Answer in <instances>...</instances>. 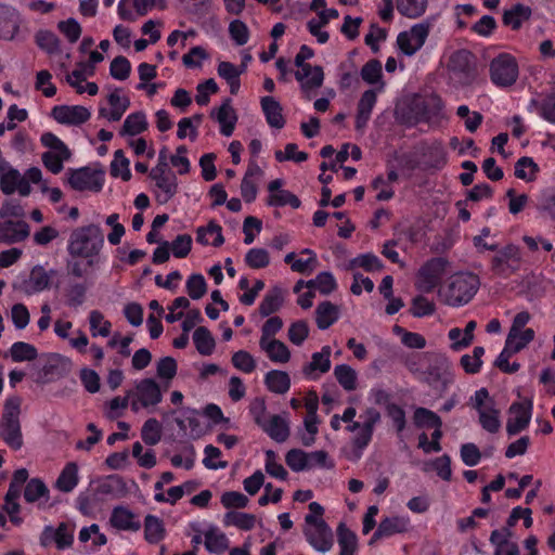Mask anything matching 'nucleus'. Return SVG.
<instances>
[{
	"instance_id": "12",
	"label": "nucleus",
	"mask_w": 555,
	"mask_h": 555,
	"mask_svg": "<svg viewBox=\"0 0 555 555\" xmlns=\"http://www.w3.org/2000/svg\"><path fill=\"white\" fill-rule=\"evenodd\" d=\"M112 496L109 488H87L77 499V507L83 515H94Z\"/></svg>"
},
{
	"instance_id": "4",
	"label": "nucleus",
	"mask_w": 555,
	"mask_h": 555,
	"mask_svg": "<svg viewBox=\"0 0 555 555\" xmlns=\"http://www.w3.org/2000/svg\"><path fill=\"white\" fill-rule=\"evenodd\" d=\"M448 70L460 85L469 86L478 76L476 56L466 49L457 50L449 57Z\"/></svg>"
},
{
	"instance_id": "13",
	"label": "nucleus",
	"mask_w": 555,
	"mask_h": 555,
	"mask_svg": "<svg viewBox=\"0 0 555 555\" xmlns=\"http://www.w3.org/2000/svg\"><path fill=\"white\" fill-rule=\"evenodd\" d=\"M73 542L74 530L66 522H61L57 528L51 525L46 526L39 537V543L42 547H48L54 543L59 550H65L70 547Z\"/></svg>"
},
{
	"instance_id": "1",
	"label": "nucleus",
	"mask_w": 555,
	"mask_h": 555,
	"mask_svg": "<svg viewBox=\"0 0 555 555\" xmlns=\"http://www.w3.org/2000/svg\"><path fill=\"white\" fill-rule=\"evenodd\" d=\"M104 244L99 225L89 224L75 229L68 241L67 251L73 258H85L89 267L93 266Z\"/></svg>"
},
{
	"instance_id": "38",
	"label": "nucleus",
	"mask_w": 555,
	"mask_h": 555,
	"mask_svg": "<svg viewBox=\"0 0 555 555\" xmlns=\"http://www.w3.org/2000/svg\"><path fill=\"white\" fill-rule=\"evenodd\" d=\"M147 129V121L143 112H135L127 116L120 130V135H137Z\"/></svg>"
},
{
	"instance_id": "14",
	"label": "nucleus",
	"mask_w": 555,
	"mask_h": 555,
	"mask_svg": "<svg viewBox=\"0 0 555 555\" xmlns=\"http://www.w3.org/2000/svg\"><path fill=\"white\" fill-rule=\"evenodd\" d=\"M411 519L408 515H390L384 517L376 531L373 533L370 544L380 539L390 538L395 534L406 533L411 530Z\"/></svg>"
},
{
	"instance_id": "22",
	"label": "nucleus",
	"mask_w": 555,
	"mask_h": 555,
	"mask_svg": "<svg viewBox=\"0 0 555 555\" xmlns=\"http://www.w3.org/2000/svg\"><path fill=\"white\" fill-rule=\"evenodd\" d=\"M296 66L300 69L295 73V77L298 81L302 82L301 87L304 90L317 89L322 86L324 73L321 66L317 65L312 67L308 63Z\"/></svg>"
},
{
	"instance_id": "20",
	"label": "nucleus",
	"mask_w": 555,
	"mask_h": 555,
	"mask_svg": "<svg viewBox=\"0 0 555 555\" xmlns=\"http://www.w3.org/2000/svg\"><path fill=\"white\" fill-rule=\"evenodd\" d=\"M109 522L115 529L122 531L135 532L141 528L139 518L124 506H117L113 509Z\"/></svg>"
},
{
	"instance_id": "35",
	"label": "nucleus",
	"mask_w": 555,
	"mask_h": 555,
	"mask_svg": "<svg viewBox=\"0 0 555 555\" xmlns=\"http://www.w3.org/2000/svg\"><path fill=\"white\" fill-rule=\"evenodd\" d=\"M331 347L324 346L320 352H315L312 354L311 362L306 364L302 367V372L306 375L314 371H320L321 373H326L331 369Z\"/></svg>"
},
{
	"instance_id": "16",
	"label": "nucleus",
	"mask_w": 555,
	"mask_h": 555,
	"mask_svg": "<svg viewBox=\"0 0 555 555\" xmlns=\"http://www.w3.org/2000/svg\"><path fill=\"white\" fill-rule=\"evenodd\" d=\"M531 402H529L528 405L521 402H514L509 406L508 412L513 415L506 423V431L509 436L517 435L528 427L531 418Z\"/></svg>"
},
{
	"instance_id": "52",
	"label": "nucleus",
	"mask_w": 555,
	"mask_h": 555,
	"mask_svg": "<svg viewBox=\"0 0 555 555\" xmlns=\"http://www.w3.org/2000/svg\"><path fill=\"white\" fill-rule=\"evenodd\" d=\"M245 263L250 269H263L270 263V255L264 248H251L245 255Z\"/></svg>"
},
{
	"instance_id": "61",
	"label": "nucleus",
	"mask_w": 555,
	"mask_h": 555,
	"mask_svg": "<svg viewBox=\"0 0 555 555\" xmlns=\"http://www.w3.org/2000/svg\"><path fill=\"white\" fill-rule=\"evenodd\" d=\"M309 335L308 323L304 320L294 322L288 328V339L296 346H300Z\"/></svg>"
},
{
	"instance_id": "31",
	"label": "nucleus",
	"mask_w": 555,
	"mask_h": 555,
	"mask_svg": "<svg viewBox=\"0 0 555 555\" xmlns=\"http://www.w3.org/2000/svg\"><path fill=\"white\" fill-rule=\"evenodd\" d=\"M531 9L521 3L513 5L509 10H505L502 16L503 24L511 26L517 30L521 27L524 21H528L531 16Z\"/></svg>"
},
{
	"instance_id": "43",
	"label": "nucleus",
	"mask_w": 555,
	"mask_h": 555,
	"mask_svg": "<svg viewBox=\"0 0 555 555\" xmlns=\"http://www.w3.org/2000/svg\"><path fill=\"white\" fill-rule=\"evenodd\" d=\"M397 10L409 18L420 17L426 10L427 0H397Z\"/></svg>"
},
{
	"instance_id": "23",
	"label": "nucleus",
	"mask_w": 555,
	"mask_h": 555,
	"mask_svg": "<svg viewBox=\"0 0 555 555\" xmlns=\"http://www.w3.org/2000/svg\"><path fill=\"white\" fill-rule=\"evenodd\" d=\"M210 116L216 118L220 124V131L223 135L230 137L233 133L237 121V115L235 109L231 106V99H225L218 108L216 115L215 111H212Z\"/></svg>"
},
{
	"instance_id": "30",
	"label": "nucleus",
	"mask_w": 555,
	"mask_h": 555,
	"mask_svg": "<svg viewBox=\"0 0 555 555\" xmlns=\"http://www.w3.org/2000/svg\"><path fill=\"white\" fill-rule=\"evenodd\" d=\"M339 318V309L331 301H323L315 309V322L320 330H326Z\"/></svg>"
},
{
	"instance_id": "48",
	"label": "nucleus",
	"mask_w": 555,
	"mask_h": 555,
	"mask_svg": "<svg viewBox=\"0 0 555 555\" xmlns=\"http://www.w3.org/2000/svg\"><path fill=\"white\" fill-rule=\"evenodd\" d=\"M108 103L112 106V109L107 116L109 121H118L120 120L124 113L128 109L130 105V101L128 98H120L118 94V90H115L108 95Z\"/></svg>"
},
{
	"instance_id": "53",
	"label": "nucleus",
	"mask_w": 555,
	"mask_h": 555,
	"mask_svg": "<svg viewBox=\"0 0 555 555\" xmlns=\"http://www.w3.org/2000/svg\"><path fill=\"white\" fill-rule=\"evenodd\" d=\"M90 330L93 336L101 335L106 337L111 333V322L104 320L102 312L93 310L89 315Z\"/></svg>"
},
{
	"instance_id": "28",
	"label": "nucleus",
	"mask_w": 555,
	"mask_h": 555,
	"mask_svg": "<svg viewBox=\"0 0 555 555\" xmlns=\"http://www.w3.org/2000/svg\"><path fill=\"white\" fill-rule=\"evenodd\" d=\"M259 346L261 350H263L268 358L272 362L276 363H286L291 359V351L287 348V346L279 340V339H271V340H259Z\"/></svg>"
},
{
	"instance_id": "17",
	"label": "nucleus",
	"mask_w": 555,
	"mask_h": 555,
	"mask_svg": "<svg viewBox=\"0 0 555 555\" xmlns=\"http://www.w3.org/2000/svg\"><path fill=\"white\" fill-rule=\"evenodd\" d=\"M0 190L5 195H11L15 191L22 196H27L31 192L30 184L23 177L17 169L9 168L7 172L0 176Z\"/></svg>"
},
{
	"instance_id": "8",
	"label": "nucleus",
	"mask_w": 555,
	"mask_h": 555,
	"mask_svg": "<svg viewBox=\"0 0 555 555\" xmlns=\"http://www.w3.org/2000/svg\"><path fill=\"white\" fill-rule=\"evenodd\" d=\"M520 248L514 244H508L496 250L491 259V270L495 275L508 278L520 269L521 264Z\"/></svg>"
},
{
	"instance_id": "57",
	"label": "nucleus",
	"mask_w": 555,
	"mask_h": 555,
	"mask_svg": "<svg viewBox=\"0 0 555 555\" xmlns=\"http://www.w3.org/2000/svg\"><path fill=\"white\" fill-rule=\"evenodd\" d=\"M229 34L231 39L237 44V46H244L247 43L249 39V30L247 25L240 21L234 20L229 25Z\"/></svg>"
},
{
	"instance_id": "9",
	"label": "nucleus",
	"mask_w": 555,
	"mask_h": 555,
	"mask_svg": "<svg viewBox=\"0 0 555 555\" xmlns=\"http://www.w3.org/2000/svg\"><path fill=\"white\" fill-rule=\"evenodd\" d=\"M490 77L494 85L509 87L518 77V65L511 54L501 53L490 63Z\"/></svg>"
},
{
	"instance_id": "58",
	"label": "nucleus",
	"mask_w": 555,
	"mask_h": 555,
	"mask_svg": "<svg viewBox=\"0 0 555 555\" xmlns=\"http://www.w3.org/2000/svg\"><path fill=\"white\" fill-rule=\"evenodd\" d=\"M131 70L130 62L125 56H116L109 66L111 76L118 80H125L129 77Z\"/></svg>"
},
{
	"instance_id": "54",
	"label": "nucleus",
	"mask_w": 555,
	"mask_h": 555,
	"mask_svg": "<svg viewBox=\"0 0 555 555\" xmlns=\"http://www.w3.org/2000/svg\"><path fill=\"white\" fill-rule=\"evenodd\" d=\"M436 311V306L423 295L413 298L410 312L415 318L431 315Z\"/></svg>"
},
{
	"instance_id": "29",
	"label": "nucleus",
	"mask_w": 555,
	"mask_h": 555,
	"mask_svg": "<svg viewBox=\"0 0 555 555\" xmlns=\"http://www.w3.org/2000/svg\"><path fill=\"white\" fill-rule=\"evenodd\" d=\"M491 543L494 545V555H519V547L506 531L495 530L490 537Z\"/></svg>"
},
{
	"instance_id": "27",
	"label": "nucleus",
	"mask_w": 555,
	"mask_h": 555,
	"mask_svg": "<svg viewBox=\"0 0 555 555\" xmlns=\"http://www.w3.org/2000/svg\"><path fill=\"white\" fill-rule=\"evenodd\" d=\"M260 428L276 442H284L289 437L288 423L280 415H272L260 426Z\"/></svg>"
},
{
	"instance_id": "64",
	"label": "nucleus",
	"mask_w": 555,
	"mask_h": 555,
	"mask_svg": "<svg viewBox=\"0 0 555 555\" xmlns=\"http://www.w3.org/2000/svg\"><path fill=\"white\" fill-rule=\"evenodd\" d=\"M285 462L287 466L295 472L307 469V455L306 452L300 449L289 450L285 455Z\"/></svg>"
},
{
	"instance_id": "59",
	"label": "nucleus",
	"mask_w": 555,
	"mask_h": 555,
	"mask_svg": "<svg viewBox=\"0 0 555 555\" xmlns=\"http://www.w3.org/2000/svg\"><path fill=\"white\" fill-rule=\"evenodd\" d=\"M64 155L65 154L59 152H46L42 154V163L52 173H60L63 170V162L70 158L65 157Z\"/></svg>"
},
{
	"instance_id": "41",
	"label": "nucleus",
	"mask_w": 555,
	"mask_h": 555,
	"mask_svg": "<svg viewBox=\"0 0 555 555\" xmlns=\"http://www.w3.org/2000/svg\"><path fill=\"white\" fill-rule=\"evenodd\" d=\"M334 376L345 390L353 391L357 388V372L350 365H336Z\"/></svg>"
},
{
	"instance_id": "24",
	"label": "nucleus",
	"mask_w": 555,
	"mask_h": 555,
	"mask_svg": "<svg viewBox=\"0 0 555 555\" xmlns=\"http://www.w3.org/2000/svg\"><path fill=\"white\" fill-rule=\"evenodd\" d=\"M203 535L208 552L220 554L228 548L229 540L219 528L208 525L203 529Z\"/></svg>"
},
{
	"instance_id": "50",
	"label": "nucleus",
	"mask_w": 555,
	"mask_h": 555,
	"mask_svg": "<svg viewBox=\"0 0 555 555\" xmlns=\"http://www.w3.org/2000/svg\"><path fill=\"white\" fill-rule=\"evenodd\" d=\"M111 175L113 177L120 176L124 181L131 179L129 160L126 158L122 150H117L114 154V160L111 164Z\"/></svg>"
},
{
	"instance_id": "63",
	"label": "nucleus",
	"mask_w": 555,
	"mask_h": 555,
	"mask_svg": "<svg viewBox=\"0 0 555 555\" xmlns=\"http://www.w3.org/2000/svg\"><path fill=\"white\" fill-rule=\"evenodd\" d=\"M57 28L72 43L76 42L81 35V26L73 17L66 21H61L57 24Z\"/></svg>"
},
{
	"instance_id": "60",
	"label": "nucleus",
	"mask_w": 555,
	"mask_h": 555,
	"mask_svg": "<svg viewBox=\"0 0 555 555\" xmlns=\"http://www.w3.org/2000/svg\"><path fill=\"white\" fill-rule=\"evenodd\" d=\"M87 293V286L82 283H74L66 289L67 305L69 307H79L83 304Z\"/></svg>"
},
{
	"instance_id": "55",
	"label": "nucleus",
	"mask_w": 555,
	"mask_h": 555,
	"mask_svg": "<svg viewBox=\"0 0 555 555\" xmlns=\"http://www.w3.org/2000/svg\"><path fill=\"white\" fill-rule=\"evenodd\" d=\"M186 291L193 300L201 299L207 292V284L202 274H192L186 281Z\"/></svg>"
},
{
	"instance_id": "37",
	"label": "nucleus",
	"mask_w": 555,
	"mask_h": 555,
	"mask_svg": "<svg viewBox=\"0 0 555 555\" xmlns=\"http://www.w3.org/2000/svg\"><path fill=\"white\" fill-rule=\"evenodd\" d=\"M193 341L196 350L203 356L212 353L216 341L210 331L205 326H198L193 333Z\"/></svg>"
},
{
	"instance_id": "44",
	"label": "nucleus",
	"mask_w": 555,
	"mask_h": 555,
	"mask_svg": "<svg viewBox=\"0 0 555 555\" xmlns=\"http://www.w3.org/2000/svg\"><path fill=\"white\" fill-rule=\"evenodd\" d=\"M37 46L48 54L60 52V39L50 30H39L35 35Z\"/></svg>"
},
{
	"instance_id": "19",
	"label": "nucleus",
	"mask_w": 555,
	"mask_h": 555,
	"mask_svg": "<svg viewBox=\"0 0 555 555\" xmlns=\"http://www.w3.org/2000/svg\"><path fill=\"white\" fill-rule=\"evenodd\" d=\"M137 396L143 408L156 405L163 398L159 385L153 378H144L137 384Z\"/></svg>"
},
{
	"instance_id": "26",
	"label": "nucleus",
	"mask_w": 555,
	"mask_h": 555,
	"mask_svg": "<svg viewBox=\"0 0 555 555\" xmlns=\"http://www.w3.org/2000/svg\"><path fill=\"white\" fill-rule=\"evenodd\" d=\"M376 100L377 96L374 90L370 89L363 92L358 102L356 129L362 130L366 126Z\"/></svg>"
},
{
	"instance_id": "51",
	"label": "nucleus",
	"mask_w": 555,
	"mask_h": 555,
	"mask_svg": "<svg viewBox=\"0 0 555 555\" xmlns=\"http://www.w3.org/2000/svg\"><path fill=\"white\" fill-rule=\"evenodd\" d=\"M267 204L269 206H275V207L289 205L294 209H297L300 207L301 202L292 192H289L287 190H280V192H278L276 194L269 195V197L267 199Z\"/></svg>"
},
{
	"instance_id": "2",
	"label": "nucleus",
	"mask_w": 555,
	"mask_h": 555,
	"mask_svg": "<svg viewBox=\"0 0 555 555\" xmlns=\"http://www.w3.org/2000/svg\"><path fill=\"white\" fill-rule=\"evenodd\" d=\"M479 279L473 273H456L438 294L446 305L459 307L472 300L479 288Z\"/></svg>"
},
{
	"instance_id": "56",
	"label": "nucleus",
	"mask_w": 555,
	"mask_h": 555,
	"mask_svg": "<svg viewBox=\"0 0 555 555\" xmlns=\"http://www.w3.org/2000/svg\"><path fill=\"white\" fill-rule=\"evenodd\" d=\"M232 364L235 369L244 372V373H251L256 369V361L253 358V356L245 351V350H238L233 353L232 356Z\"/></svg>"
},
{
	"instance_id": "32",
	"label": "nucleus",
	"mask_w": 555,
	"mask_h": 555,
	"mask_svg": "<svg viewBox=\"0 0 555 555\" xmlns=\"http://www.w3.org/2000/svg\"><path fill=\"white\" fill-rule=\"evenodd\" d=\"M337 541L339 555H356L358 550V538L345 524L337 527Z\"/></svg>"
},
{
	"instance_id": "42",
	"label": "nucleus",
	"mask_w": 555,
	"mask_h": 555,
	"mask_svg": "<svg viewBox=\"0 0 555 555\" xmlns=\"http://www.w3.org/2000/svg\"><path fill=\"white\" fill-rule=\"evenodd\" d=\"M10 356L14 362L34 361L38 358V351L28 343L17 341L11 346Z\"/></svg>"
},
{
	"instance_id": "25",
	"label": "nucleus",
	"mask_w": 555,
	"mask_h": 555,
	"mask_svg": "<svg viewBox=\"0 0 555 555\" xmlns=\"http://www.w3.org/2000/svg\"><path fill=\"white\" fill-rule=\"evenodd\" d=\"M262 112L267 122L276 129H281L285 125V118L282 114L283 108L279 101L273 96H263L260 101Z\"/></svg>"
},
{
	"instance_id": "18",
	"label": "nucleus",
	"mask_w": 555,
	"mask_h": 555,
	"mask_svg": "<svg viewBox=\"0 0 555 555\" xmlns=\"http://www.w3.org/2000/svg\"><path fill=\"white\" fill-rule=\"evenodd\" d=\"M29 225L23 220L0 222V243L13 244L25 241L29 236Z\"/></svg>"
},
{
	"instance_id": "40",
	"label": "nucleus",
	"mask_w": 555,
	"mask_h": 555,
	"mask_svg": "<svg viewBox=\"0 0 555 555\" xmlns=\"http://www.w3.org/2000/svg\"><path fill=\"white\" fill-rule=\"evenodd\" d=\"M144 535L149 543H158L165 537L163 521L156 516L149 515L144 520Z\"/></svg>"
},
{
	"instance_id": "5",
	"label": "nucleus",
	"mask_w": 555,
	"mask_h": 555,
	"mask_svg": "<svg viewBox=\"0 0 555 555\" xmlns=\"http://www.w3.org/2000/svg\"><path fill=\"white\" fill-rule=\"evenodd\" d=\"M304 534L309 545L319 553H327L334 545L332 529L314 515H306Z\"/></svg>"
},
{
	"instance_id": "33",
	"label": "nucleus",
	"mask_w": 555,
	"mask_h": 555,
	"mask_svg": "<svg viewBox=\"0 0 555 555\" xmlns=\"http://www.w3.org/2000/svg\"><path fill=\"white\" fill-rule=\"evenodd\" d=\"M150 178L156 182L157 188H159L164 193L163 196H157V201L159 203L165 204L177 194L178 182L173 173L170 176L166 173L150 175Z\"/></svg>"
},
{
	"instance_id": "46",
	"label": "nucleus",
	"mask_w": 555,
	"mask_h": 555,
	"mask_svg": "<svg viewBox=\"0 0 555 555\" xmlns=\"http://www.w3.org/2000/svg\"><path fill=\"white\" fill-rule=\"evenodd\" d=\"M141 437L145 444L155 446L162 439V425L156 418H149L142 426Z\"/></svg>"
},
{
	"instance_id": "39",
	"label": "nucleus",
	"mask_w": 555,
	"mask_h": 555,
	"mask_svg": "<svg viewBox=\"0 0 555 555\" xmlns=\"http://www.w3.org/2000/svg\"><path fill=\"white\" fill-rule=\"evenodd\" d=\"M414 425L418 428L428 427L438 429L442 421L438 414L426 408H416L413 415Z\"/></svg>"
},
{
	"instance_id": "49",
	"label": "nucleus",
	"mask_w": 555,
	"mask_h": 555,
	"mask_svg": "<svg viewBox=\"0 0 555 555\" xmlns=\"http://www.w3.org/2000/svg\"><path fill=\"white\" fill-rule=\"evenodd\" d=\"M538 171L539 167L531 157L524 156L515 164V176L518 179L532 181Z\"/></svg>"
},
{
	"instance_id": "11",
	"label": "nucleus",
	"mask_w": 555,
	"mask_h": 555,
	"mask_svg": "<svg viewBox=\"0 0 555 555\" xmlns=\"http://www.w3.org/2000/svg\"><path fill=\"white\" fill-rule=\"evenodd\" d=\"M429 34V25L420 23L409 31H402L397 37V44L405 55H413L425 43Z\"/></svg>"
},
{
	"instance_id": "3",
	"label": "nucleus",
	"mask_w": 555,
	"mask_h": 555,
	"mask_svg": "<svg viewBox=\"0 0 555 555\" xmlns=\"http://www.w3.org/2000/svg\"><path fill=\"white\" fill-rule=\"evenodd\" d=\"M20 414L21 399L18 397L7 399L0 421V434L5 443L14 450L23 446Z\"/></svg>"
},
{
	"instance_id": "6",
	"label": "nucleus",
	"mask_w": 555,
	"mask_h": 555,
	"mask_svg": "<svg viewBox=\"0 0 555 555\" xmlns=\"http://www.w3.org/2000/svg\"><path fill=\"white\" fill-rule=\"evenodd\" d=\"M472 405L479 414V423L488 433L495 434L501 427L500 411L495 408L494 400L486 388L475 392Z\"/></svg>"
},
{
	"instance_id": "45",
	"label": "nucleus",
	"mask_w": 555,
	"mask_h": 555,
	"mask_svg": "<svg viewBox=\"0 0 555 555\" xmlns=\"http://www.w3.org/2000/svg\"><path fill=\"white\" fill-rule=\"evenodd\" d=\"M224 522L241 530H250L256 525V517L243 512H228L224 515Z\"/></svg>"
},
{
	"instance_id": "7",
	"label": "nucleus",
	"mask_w": 555,
	"mask_h": 555,
	"mask_svg": "<svg viewBox=\"0 0 555 555\" xmlns=\"http://www.w3.org/2000/svg\"><path fill=\"white\" fill-rule=\"evenodd\" d=\"M448 260L442 257L431 258L426 261L417 273L415 287L422 293H431L446 273Z\"/></svg>"
},
{
	"instance_id": "47",
	"label": "nucleus",
	"mask_w": 555,
	"mask_h": 555,
	"mask_svg": "<svg viewBox=\"0 0 555 555\" xmlns=\"http://www.w3.org/2000/svg\"><path fill=\"white\" fill-rule=\"evenodd\" d=\"M21 495V488H9L5 500H4V511L9 514L11 521L15 525H20L22 519L18 516L20 505L17 500Z\"/></svg>"
},
{
	"instance_id": "36",
	"label": "nucleus",
	"mask_w": 555,
	"mask_h": 555,
	"mask_svg": "<svg viewBox=\"0 0 555 555\" xmlns=\"http://www.w3.org/2000/svg\"><path fill=\"white\" fill-rule=\"evenodd\" d=\"M283 304V293L278 286L272 287L263 297L259 305V313L261 317H269L276 312Z\"/></svg>"
},
{
	"instance_id": "21",
	"label": "nucleus",
	"mask_w": 555,
	"mask_h": 555,
	"mask_svg": "<svg viewBox=\"0 0 555 555\" xmlns=\"http://www.w3.org/2000/svg\"><path fill=\"white\" fill-rule=\"evenodd\" d=\"M18 29L20 21L16 10L5 4H0V39L12 40Z\"/></svg>"
},
{
	"instance_id": "62",
	"label": "nucleus",
	"mask_w": 555,
	"mask_h": 555,
	"mask_svg": "<svg viewBox=\"0 0 555 555\" xmlns=\"http://www.w3.org/2000/svg\"><path fill=\"white\" fill-rule=\"evenodd\" d=\"M361 77L367 83H375L382 77V64L378 60L373 59L366 62L361 69Z\"/></svg>"
},
{
	"instance_id": "15",
	"label": "nucleus",
	"mask_w": 555,
	"mask_h": 555,
	"mask_svg": "<svg viewBox=\"0 0 555 555\" xmlns=\"http://www.w3.org/2000/svg\"><path fill=\"white\" fill-rule=\"evenodd\" d=\"M52 117L60 124L79 126L89 120V109L81 105H59L51 112Z\"/></svg>"
},
{
	"instance_id": "10",
	"label": "nucleus",
	"mask_w": 555,
	"mask_h": 555,
	"mask_svg": "<svg viewBox=\"0 0 555 555\" xmlns=\"http://www.w3.org/2000/svg\"><path fill=\"white\" fill-rule=\"evenodd\" d=\"M68 183L76 191L100 192L104 183V171L102 169H92L82 167L70 169L68 171Z\"/></svg>"
},
{
	"instance_id": "34",
	"label": "nucleus",
	"mask_w": 555,
	"mask_h": 555,
	"mask_svg": "<svg viewBox=\"0 0 555 555\" xmlns=\"http://www.w3.org/2000/svg\"><path fill=\"white\" fill-rule=\"evenodd\" d=\"M264 384L271 392L283 395L289 390L291 378L284 371L272 370L266 374Z\"/></svg>"
}]
</instances>
